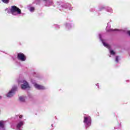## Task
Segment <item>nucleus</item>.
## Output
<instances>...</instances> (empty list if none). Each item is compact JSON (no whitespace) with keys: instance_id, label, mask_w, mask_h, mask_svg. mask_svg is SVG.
<instances>
[{"instance_id":"obj_1","label":"nucleus","mask_w":130,"mask_h":130,"mask_svg":"<svg viewBox=\"0 0 130 130\" xmlns=\"http://www.w3.org/2000/svg\"><path fill=\"white\" fill-rule=\"evenodd\" d=\"M5 11H7L8 14H12L13 16H18L19 14H21V9L16 6H11L10 9L7 8Z\"/></svg>"},{"instance_id":"obj_2","label":"nucleus","mask_w":130,"mask_h":130,"mask_svg":"<svg viewBox=\"0 0 130 130\" xmlns=\"http://www.w3.org/2000/svg\"><path fill=\"white\" fill-rule=\"evenodd\" d=\"M18 84H20L21 89L22 90H26V89H29L30 86L29 85V83L25 80H18Z\"/></svg>"},{"instance_id":"obj_3","label":"nucleus","mask_w":130,"mask_h":130,"mask_svg":"<svg viewBox=\"0 0 130 130\" xmlns=\"http://www.w3.org/2000/svg\"><path fill=\"white\" fill-rule=\"evenodd\" d=\"M99 38L100 40L102 41L104 46H105V47H106V48H108V49L110 50V54L111 55H115V52L113 50H111L110 45L104 42V41H103V40L102 39V36H101V34H99Z\"/></svg>"},{"instance_id":"obj_4","label":"nucleus","mask_w":130,"mask_h":130,"mask_svg":"<svg viewBox=\"0 0 130 130\" xmlns=\"http://www.w3.org/2000/svg\"><path fill=\"white\" fill-rule=\"evenodd\" d=\"M61 4H62L61 2H57V6H59L58 7V9H59L60 11L63 10V9H69V10H70V11H71V10H73V7H71L70 4H67L65 5H61Z\"/></svg>"},{"instance_id":"obj_5","label":"nucleus","mask_w":130,"mask_h":130,"mask_svg":"<svg viewBox=\"0 0 130 130\" xmlns=\"http://www.w3.org/2000/svg\"><path fill=\"white\" fill-rule=\"evenodd\" d=\"M92 119L90 116H84L83 122L86 128H88L89 126H91V121Z\"/></svg>"},{"instance_id":"obj_6","label":"nucleus","mask_w":130,"mask_h":130,"mask_svg":"<svg viewBox=\"0 0 130 130\" xmlns=\"http://www.w3.org/2000/svg\"><path fill=\"white\" fill-rule=\"evenodd\" d=\"M18 90V87L17 86H13L11 90L9 91V92L7 94L6 96L7 97H8L9 98H12L14 95H15V93L17 92Z\"/></svg>"},{"instance_id":"obj_7","label":"nucleus","mask_w":130,"mask_h":130,"mask_svg":"<svg viewBox=\"0 0 130 130\" xmlns=\"http://www.w3.org/2000/svg\"><path fill=\"white\" fill-rule=\"evenodd\" d=\"M44 3H45V6L46 7H50V6H51L52 5V0H43ZM39 2H40V0H36V4L37 5H38L39 4Z\"/></svg>"},{"instance_id":"obj_8","label":"nucleus","mask_w":130,"mask_h":130,"mask_svg":"<svg viewBox=\"0 0 130 130\" xmlns=\"http://www.w3.org/2000/svg\"><path fill=\"white\" fill-rule=\"evenodd\" d=\"M17 58L19 60L21 61H25L26 60V56L23 53H18L17 54Z\"/></svg>"},{"instance_id":"obj_9","label":"nucleus","mask_w":130,"mask_h":130,"mask_svg":"<svg viewBox=\"0 0 130 130\" xmlns=\"http://www.w3.org/2000/svg\"><path fill=\"white\" fill-rule=\"evenodd\" d=\"M35 87L38 90H45V87L42 85H38L37 84H35Z\"/></svg>"},{"instance_id":"obj_10","label":"nucleus","mask_w":130,"mask_h":130,"mask_svg":"<svg viewBox=\"0 0 130 130\" xmlns=\"http://www.w3.org/2000/svg\"><path fill=\"white\" fill-rule=\"evenodd\" d=\"M27 8L31 13H33L35 11V8L32 6V4L27 5Z\"/></svg>"},{"instance_id":"obj_11","label":"nucleus","mask_w":130,"mask_h":130,"mask_svg":"<svg viewBox=\"0 0 130 130\" xmlns=\"http://www.w3.org/2000/svg\"><path fill=\"white\" fill-rule=\"evenodd\" d=\"M24 124V121H20L19 122L17 125V128L19 130H22V129L20 128L21 127L22 125Z\"/></svg>"},{"instance_id":"obj_12","label":"nucleus","mask_w":130,"mask_h":130,"mask_svg":"<svg viewBox=\"0 0 130 130\" xmlns=\"http://www.w3.org/2000/svg\"><path fill=\"white\" fill-rule=\"evenodd\" d=\"M65 27H66V29H68L69 30V29H71V28H72V27H73V25L70 23H67L65 24Z\"/></svg>"},{"instance_id":"obj_13","label":"nucleus","mask_w":130,"mask_h":130,"mask_svg":"<svg viewBox=\"0 0 130 130\" xmlns=\"http://www.w3.org/2000/svg\"><path fill=\"white\" fill-rule=\"evenodd\" d=\"M108 29V26H107V28H106V30L108 31V32H111V31H119V29H112V28H110L109 29Z\"/></svg>"},{"instance_id":"obj_14","label":"nucleus","mask_w":130,"mask_h":130,"mask_svg":"<svg viewBox=\"0 0 130 130\" xmlns=\"http://www.w3.org/2000/svg\"><path fill=\"white\" fill-rule=\"evenodd\" d=\"M113 11L112 10V8H110V7H107V12H108V13H112Z\"/></svg>"},{"instance_id":"obj_15","label":"nucleus","mask_w":130,"mask_h":130,"mask_svg":"<svg viewBox=\"0 0 130 130\" xmlns=\"http://www.w3.org/2000/svg\"><path fill=\"white\" fill-rule=\"evenodd\" d=\"M19 100L21 102H25V97L24 96H20Z\"/></svg>"},{"instance_id":"obj_16","label":"nucleus","mask_w":130,"mask_h":130,"mask_svg":"<svg viewBox=\"0 0 130 130\" xmlns=\"http://www.w3.org/2000/svg\"><path fill=\"white\" fill-rule=\"evenodd\" d=\"M1 1L4 3V4H8L10 3V0H1Z\"/></svg>"},{"instance_id":"obj_17","label":"nucleus","mask_w":130,"mask_h":130,"mask_svg":"<svg viewBox=\"0 0 130 130\" xmlns=\"http://www.w3.org/2000/svg\"><path fill=\"white\" fill-rule=\"evenodd\" d=\"M5 127V125L4 124V122L1 121L0 122V127H2V128H4Z\"/></svg>"},{"instance_id":"obj_18","label":"nucleus","mask_w":130,"mask_h":130,"mask_svg":"<svg viewBox=\"0 0 130 130\" xmlns=\"http://www.w3.org/2000/svg\"><path fill=\"white\" fill-rule=\"evenodd\" d=\"M54 27H55L56 29H59V25L57 24L54 25Z\"/></svg>"},{"instance_id":"obj_19","label":"nucleus","mask_w":130,"mask_h":130,"mask_svg":"<svg viewBox=\"0 0 130 130\" xmlns=\"http://www.w3.org/2000/svg\"><path fill=\"white\" fill-rule=\"evenodd\" d=\"M118 58H119L118 56H116V58H115V62H118Z\"/></svg>"},{"instance_id":"obj_20","label":"nucleus","mask_w":130,"mask_h":130,"mask_svg":"<svg viewBox=\"0 0 130 130\" xmlns=\"http://www.w3.org/2000/svg\"><path fill=\"white\" fill-rule=\"evenodd\" d=\"M105 9V7L104 6H102L100 8L99 11H102V10Z\"/></svg>"},{"instance_id":"obj_21","label":"nucleus","mask_w":130,"mask_h":130,"mask_svg":"<svg viewBox=\"0 0 130 130\" xmlns=\"http://www.w3.org/2000/svg\"><path fill=\"white\" fill-rule=\"evenodd\" d=\"M18 15H21V16H24L25 13H22V11H21V10H20V13L19 14H18Z\"/></svg>"},{"instance_id":"obj_22","label":"nucleus","mask_w":130,"mask_h":130,"mask_svg":"<svg viewBox=\"0 0 130 130\" xmlns=\"http://www.w3.org/2000/svg\"><path fill=\"white\" fill-rule=\"evenodd\" d=\"M90 11V12H94V11H95V8H91Z\"/></svg>"},{"instance_id":"obj_23","label":"nucleus","mask_w":130,"mask_h":130,"mask_svg":"<svg viewBox=\"0 0 130 130\" xmlns=\"http://www.w3.org/2000/svg\"><path fill=\"white\" fill-rule=\"evenodd\" d=\"M96 86H97L99 88V83H97V84H96Z\"/></svg>"},{"instance_id":"obj_24","label":"nucleus","mask_w":130,"mask_h":130,"mask_svg":"<svg viewBox=\"0 0 130 130\" xmlns=\"http://www.w3.org/2000/svg\"><path fill=\"white\" fill-rule=\"evenodd\" d=\"M22 117H23V115H20L19 116V118H22Z\"/></svg>"},{"instance_id":"obj_25","label":"nucleus","mask_w":130,"mask_h":130,"mask_svg":"<svg viewBox=\"0 0 130 130\" xmlns=\"http://www.w3.org/2000/svg\"><path fill=\"white\" fill-rule=\"evenodd\" d=\"M128 34L130 36V31H127Z\"/></svg>"},{"instance_id":"obj_26","label":"nucleus","mask_w":130,"mask_h":130,"mask_svg":"<svg viewBox=\"0 0 130 130\" xmlns=\"http://www.w3.org/2000/svg\"><path fill=\"white\" fill-rule=\"evenodd\" d=\"M2 98H3V97L2 96H0V100H2Z\"/></svg>"},{"instance_id":"obj_27","label":"nucleus","mask_w":130,"mask_h":130,"mask_svg":"<svg viewBox=\"0 0 130 130\" xmlns=\"http://www.w3.org/2000/svg\"><path fill=\"white\" fill-rule=\"evenodd\" d=\"M51 126H53V124H51Z\"/></svg>"},{"instance_id":"obj_28","label":"nucleus","mask_w":130,"mask_h":130,"mask_svg":"<svg viewBox=\"0 0 130 130\" xmlns=\"http://www.w3.org/2000/svg\"><path fill=\"white\" fill-rule=\"evenodd\" d=\"M109 57H111V55H109Z\"/></svg>"},{"instance_id":"obj_29","label":"nucleus","mask_w":130,"mask_h":130,"mask_svg":"<svg viewBox=\"0 0 130 130\" xmlns=\"http://www.w3.org/2000/svg\"><path fill=\"white\" fill-rule=\"evenodd\" d=\"M127 82H128V80H127Z\"/></svg>"}]
</instances>
